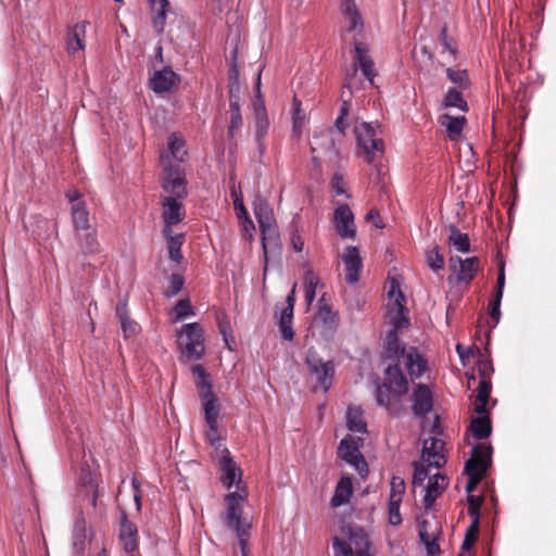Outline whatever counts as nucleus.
<instances>
[{
	"mask_svg": "<svg viewBox=\"0 0 556 556\" xmlns=\"http://www.w3.org/2000/svg\"><path fill=\"white\" fill-rule=\"evenodd\" d=\"M388 296L387 317L392 328L387 332L383 342L381 361L387 367L384 382L376 388V400L391 415L396 416L402 412L401 397L408 392V380L402 366L406 368L412 379L419 378L427 369V361L416 348H406L399 338V331L408 327L409 319L406 316L405 295L395 279L390 282Z\"/></svg>",
	"mask_w": 556,
	"mask_h": 556,
	"instance_id": "nucleus-1",
	"label": "nucleus"
},
{
	"mask_svg": "<svg viewBox=\"0 0 556 556\" xmlns=\"http://www.w3.org/2000/svg\"><path fill=\"white\" fill-rule=\"evenodd\" d=\"M248 498L247 492H230L225 495V523L237 534L241 556H249V539L251 522L243 516V505Z\"/></svg>",
	"mask_w": 556,
	"mask_h": 556,
	"instance_id": "nucleus-2",
	"label": "nucleus"
},
{
	"mask_svg": "<svg viewBox=\"0 0 556 556\" xmlns=\"http://www.w3.org/2000/svg\"><path fill=\"white\" fill-rule=\"evenodd\" d=\"M344 538H334V556H375L371 542L365 530L356 525L342 527Z\"/></svg>",
	"mask_w": 556,
	"mask_h": 556,
	"instance_id": "nucleus-3",
	"label": "nucleus"
},
{
	"mask_svg": "<svg viewBox=\"0 0 556 556\" xmlns=\"http://www.w3.org/2000/svg\"><path fill=\"white\" fill-rule=\"evenodd\" d=\"M191 370L194 376V383L199 391L200 400L202 402L205 421L208 425L210 430L216 432L218 427L217 419L219 416L220 406L218 397L213 392L210 375L200 364L193 365Z\"/></svg>",
	"mask_w": 556,
	"mask_h": 556,
	"instance_id": "nucleus-4",
	"label": "nucleus"
},
{
	"mask_svg": "<svg viewBox=\"0 0 556 556\" xmlns=\"http://www.w3.org/2000/svg\"><path fill=\"white\" fill-rule=\"evenodd\" d=\"M493 447L488 443H478L472 447L471 457L465 464L468 476L466 492L470 495L485 476L492 463Z\"/></svg>",
	"mask_w": 556,
	"mask_h": 556,
	"instance_id": "nucleus-5",
	"label": "nucleus"
},
{
	"mask_svg": "<svg viewBox=\"0 0 556 556\" xmlns=\"http://www.w3.org/2000/svg\"><path fill=\"white\" fill-rule=\"evenodd\" d=\"M253 210L262 232V247L266 267L268 262V250L276 249L278 247L279 237L275 227L274 213L268 202L265 199L257 197L253 202Z\"/></svg>",
	"mask_w": 556,
	"mask_h": 556,
	"instance_id": "nucleus-6",
	"label": "nucleus"
},
{
	"mask_svg": "<svg viewBox=\"0 0 556 556\" xmlns=\"http://www.w3.org/2000/svg\"><path fill=\"white\" fill-rule=\"evenodd\" d=\"M379 127V125L375 127L370 123L366 122L355 126L359 154L369 164L374 163L377 157L381 156L384 150V142L377 135V128Z\"/></svg>",
	"mask_w": 556,
	"mask_h": 556,
	"instance_id": "nucleus-7",
	"label": "nucleus"
},
{
	"mask_svg": "<svg viewBox=\"0 0 556 556\" xmlns=\"http://www.w3.org/2000/svg\"><path fill=\"white\" fill-rule=\"evenodd\" d=\"M179 346L188 358L200 359L204 354L203 329L198 323L186 324L179 333Z\"/></svg>",
	"mask_w": 556,
	"mask_h": 556,
	"instance_id": "nucleus-8",
	"label": "nucleus"
},
{
	"mask_svg": "<svg viewBox=\"0 0 556 556\" xmlns=\"http://www.w3.org/2000/svg\"><path fill=\"white\" fill-rule=\"evenodd\" d=\"M306 365L309 375L316 380L315 388H320L327 392L331 387L334 375L333 363L331 361L324 362L315 350L309 349L306 355Z\"/></svg>",
	"mask_w": 556,
	"mask_h": 556,
	"instance_id": "nucleus-9",
	"label": "nucleus"
},
{
	"mask_svg": "<svg viewBox=\"0 0 556 556\" xmlns=\"http://www.w3.org/2000/svg\"><path fill=\"white\" fill-rule=\"evenodd\" d=\"M162 189L166 193L164 198L184 200L187 197L186 174L180 165L169 164L165 166Z\"/></svg>",
	"mask_w": 556,
	"mask_h": 556,
	"instance_id": "nucleus-10",
	"label": "nucleus"
},
{
	"mask_svg": "<svg viewBox=\"0 0 556 556\" xmlns=\"http://www.w3.org/2000/svg\"><path fill=\"white\" fill-rule=\"evenodd\" d=\"M357 67L362 71L363 75L374 84V78L377 75L375 70V63L369 54L368 47L363 42L355 41V64L352 73H348L345 76L344 88H348L352 92L353 80L357 73Z\"/></svg>",
	"mask_w": 556,
	"mask_h": 556,
	"instance_id": "nucleus-11",
	"label": "nucleus"
},
{
	"mask_svg": "<svg viewBox=\"0 0 556 556\" xmlns=\"http://www.w3.org/2000/svg\"><path fill=\"white\" fill-rule=\"evenodd\" d=\"M338 455L341 459L352 465L362 477L367 475L368 465L364 456L359 453L357 440L352 435H346L341 440L338 447Z\"/></svg>",
	"mask_w": 556,
	"mask_h": 556,
	"instance_id": "nucleus-12",
	"label": "nucleus"
},
{
	"mask_svg": "<svg viewBox=\"0 0 556 556\" xmlns=\"http://www.w3.org/2000/svg\"><path fill=\"white\" fill-rule=\"evenodd\" d=\"M450 269L455 274L458 283H470L480 269V260L477 256L462 258L450 257Z\"/></svg>",
	"mask_w": 556,
	"mask_h": 556,
	"instance_id": "nucleus-13",
	"label": "nucleus"
},
{
	"mask_svg": "<svg viewBox=\"0 0 556 556\" xmlns=\"http://www.w3.org/2000/svg\"><path fill=\"white\" fill-rule=\"evenodd\" d=\"M184 200H175L174 198H162V217L164 220L163 232H168L172 227L181 223L186 216Z\"/></svg>",
	"mask_w": 556,
	"mask_h": 556,
	"instance_id": "nucleus-14",
	"label": "nucleus"
},
{
	"mask_svg": "<svg viewBox=\"0 0 556 556\" xmlns=\"http://www.w3.org/2000/svg\"><path fill=\"white\" fill-rule=\"evenodd\" d=\"M74 238L79 251L84 256H96L102 252V247L98 240V230L96 226L75 231Z\"/></svg>",
	"mask_w": 556,
	"mask_h": 556,
	"instance_id": "nucleus-15",
	"label": "nucleus"
},
{
	"mask_svg": "<svg viewBox=\"0 0 556 556\" xmlns=\"http://www.w3.org/2000/svg\"><path fill=\"white\" fill-rule=\"evenodd\" d=\"M333 222L336 230L341 238L355 237L354 214L348 204H341L334 210Z\"/></svg>",
	"mask_w": 556,
	"mask_h": 556,
	"instance_id": "nucleus-16",
	"label": "nucleus"
},
{
	"mask_svg": "<svg viewBox=\"0 0 556 556\" xmlns=\"http://www.w3.org/2000/svg\"><path fill=\"white\" fill-rule=\"evenodd\" d=\"M180 83V77L176 74L170 66H165L162 70L155 71L150 78V88L155 93L169 92L174 87Z\"/></svg>",
	"mask_w": 556,
	"mask_h": 556,
	"instance_id": "nucleus-17",
	"label": "nucleus"
},
{
	"mask_svg": "<svg viewBox=\"0 0 556 556\" xmlns=\"http://www.w3.org/2000/svg\"><path fill=\"white\" fill-rule=\"evenodd\" d=\"M118 539L127 554H130L138 548V528L127 518L125 511H122L121 515Z\"/></svg>",
	"mask_w": 556,
	"mask_h": 556,
	"instance_id": "nucleus-18",
	"label": "nucleus"
},
{
	"mask_svg": "<svg viewBox=\"0 0 556 556\" xmlns=\"http://www.w3.org/2000/svg\"><path fill=\"white\" fill-rule=\"evenodd\" d=\"M342 261L346 282L350 285L358 282L363 269V262L358 249L352 245L348 247L342 255Z\"/></svg>",
	"mask_w": 556,
	"mask_h": 556,
	"instance_id": "nucleus-19",
	"label": "nucleus"
},
{
	"mask_svg": "<svg viewBox=\"0 0 556 556\" xmlns=\"http://www.w3.org/2000/svg\"><path fill=\"white\" fill-rule=\"evenodd\" d=\"M412 402L413 413L416 416H426L433 407L432 393L428 386L418 383L412 393Z\"/></svg>",
	"mask_w": 556,
	"mask_h": 556,
	"instance_id": "nucleus-20",
	"label": "nucleus"
},
{
	"mask_svg": "<svg viewBox=\"0 0 556 556\" xmlns=\"http://www.w3.org/2000/svg\"><path fill=\"white\" fill-rule=\"evenodd\" d=\"M167 148V152L161 154L163 168H165L166 165L172 164V159L178 162H184L186 160L188 153L186 150V141L181 136L175 132L172 134L168 137Z\"/></svg>",
	"mask_w": 556,
	"mask_h": 556,
	"instance_id": "nucleus-21",
	"label": "nucleus"
},
{
	"mask_svg": "<svg viewBox=\"0 0 556 556\" xmlns=\"http://www.w3.org/2000/svg\"><path fill=\"white\" fill-rule=\"evenodd\" d=\"M226 453L227 454L224 455L220 459V470H222L220 480H222V483L224 484V486H226L227 489H230L233 485V483L236 482L238 473H239V478L237 481V485L240 484L241 470L237 466V464L233 462V459L229 456L228 450H226ZM237 492H240V493L247 492L248 493V491L244 488L241 489L240 486H238Z\"/></svg>",
	"mask_w": 556,
	"mask_h": 556,
	"instance_id": "nucleus-22",
	"label": "nucleus"
},
{
	"mask_svg": "<svg viewBox=\"0 0 556 556\" xmlns=\"http://www.w3.org/2000/svg\"><path fill=\"white\" fill-rule=\"evenodd\" d=\"M444 442L438 438L426 440L422 448V458L428 462V466L440 468L445 463L443 448Z\"/></svg>",
	"mask_w": 556,
	"mask_h": 556,
	"instance_id": "nucleus-23",
	"label": "nucleus"
},
{
	"mask_svg": "<svg viewBox=\"0 0 556 556\" xmlns=\"http://www.w3.org/2000/svg\"><path fill=\"white\" fill-rule=\"evenodd\" d=\"M229 125L228 137L233 140L243 126V118L240 112V98L232 90L229 92Z\"/></svg>",
	"mask_w": 556,
	"mask_h": 556,
	"instance_id": "nucleus-24",
	"label": "nucleus"
},
{
	"mask_svg": "<svg viewBox=\"0 0 556 556\" xmlns=\"http://www.w3.org/2000/svg\"><path fill=\"white\" fill-rule=\"evenodd\" d=\"M446 485V478L440 473L429 478L428 485L425 489L426 494L424 496V507L426 510L432 508L435 500L441 495Z\"/></svg>",
	"mask_w": 556,
	"mask_h": 556,
	"instance_id": "nucleus-25",
	"label": "nucleus"
},
{
	"mask_svg": "<svg viewBox=\"0 0 556 556\" xmlns=\"http://www.w3.org/2000/svg\"><path fill=\"white\" fill-rule=\"evenodd\" d=\"M86 23H77L67 30L66 49L68 54L75 56L77 52L85 49Z\"/></svg>",
	"mask_w": 556,
	"mask_h": 556,
	"instance_id": "nucleus-26",
	"label": "nucleus"
},
{
	"mask_svg": "<svg viewBox=\"0 0 556 556\" xmlns=\"http://www.w3.org/2000/svg\"><path fill=\"white\" fill-rule=\"evenodd\" d=\"M341 12L346 22V30L350 33L363 30V20L357 10L355 0H343Z\"/></svg>",
	"mask_w": 556,
	"mask_h": 556,
	"instance_id": "nucleus-27",
	"label": "nucleus"
},
{
	"mask_svg": "<svg viewBox=\"0 0 556 556\" xmlns=\"http://www.w3.org/2000/svg\"><path fill=\"white\" fill-rule=\"evenodd\" d=\"M438 532V527L431 529V525L428 520H422L419 523V538L420 541L426 545L427 553L430 556H433L440 552V546L437 542Z\"/></svg>",
	"mask_w": 556,
	"mask_h": 556,
	"instance_id": "nucleus-28",
	"label": "nucleus"
},
{
	"mask_svg": "<svg viewBox=\"0 0 556 556\" xmlns=\"http://www.w3.org/2000/svg\"><path fill=\"white\" fill-rule=\"evenodd\" d=\"M353 495V484L350 477H341L338 481L333 496L330 500V505L333 508H338L349 503Z\"/></svg>",
	"mask_w": 556,
	"mask_h": 556,
	"instance_id": "nucleus-29",
	"label": "nucleus"
},
{
	"mask_svg": "<svg viewBox=\"0 0 556 556\" xmlns=\"http://www.w3.org/2000/svg\"><path fill=\"white\" fill-rule=\"evenodd\" d=\"M71 217L74 232L93 226L90 223V213L86 202H74V204L71 205Z\"/></svg>",
	"mask_w": 556,
	"mask_h": 556,
	"instance_id": "nucleus-30",
	"label": "nucleus"
},
{
	"mask_svg": "<svg viewBox=\"0 0 556 556\" xmlns=\"http://www.w3.org/2000/svg\"><path fill=\"white\" fill-rule=\"evenodd\" d=\"M116 317L121 324L124 338H130L139 331L140 327L134 319L129 317L126 304L116 306Z\"/></svg>",
	"mask_w": 556,
	"mask_h": 556,
	"instance_id": "nucleus-31",
	"label": "nucleus"
},
{
	"mask_svg": "<svg viewBox=\"0 0 556 556\" xmlns=\"http://www.w3.org/2000/svg\"><path fill=\"white\" fill-rule=\"evenodd\" d=\"M155 15L152 20V26L156 33H163L166 24V14L169 7L168 0H150Z\"/></svg>",
	"mask_w": 556,
	"mask_h": 556,
	"instance_id": "nucleus-32",
	"label": "nucleus"
},
{
	"mask_svg": "<svg viewBox=\"0 0 556 556\" xmlns=\"http://www.w3.org/2000/svg\"><path fill=\"white\" fill-rule=\"evenodd\" d=\"M492 390L491 380H480L479 387L477 389L476 403H475V412L479 415L488 414L486 404L490 400V394Z\"/></svg>",
	"mask_w": 556,
	"mask_h": 556,
	"instance_id": "nucleus-33",
	"label": "nucleus"
},
{
	"mask_svg": "<svg viewBox=\"0 0 556 556\" xmlns=\"http://www.w3.org/2000/svg\"><path fill=\"white\" fill-rule=\"evenodd\" d=\"M469 429L477 440H484L489 438L492 432V422L490 417L483 414L479 417L472 418Z\"/></svg>",
	"mask_w": 556,
	"mask_h": 556,
	"instance_id": "nucleus-34",
	"label": "nucleus"
},
{
	"mask_svg": "<svg viewBox=\"0 0 556 556\" xmlns=\"http://www.w3.org/2000/svg\"><path fill=\"white\" fill-rule=\"evenodd\" d=\"M441 123L445 126L448 138L454 141L459 139L466 118L445 114L441 117Z\"/></svg>",
	"mask_w": 556,
	"mask_h": 556,
	"instance_id": "nucleus-35",
	"label": "nucleus"
},
{
	"mask_svg": "<svg viewBox=\"0 0 556 556\" xmlns=\"http://www.w3.org/2000/svg\"><path fill=\"white\" fill-rule=\"evenodd\" d=\"M346 425L352 432L365 433L367 425L359 407L349 406L346 412Z\"/></svg>",
	"mask_w": 556,
	"mask_h": 556,
	"instance_id": "nucleus-36",
	"label": "nucleus"
},
{
	"mask_svg": "<svg viewBox=\"0 0 556 556\" xmlns=\"http://www.w3.org/2000/svg\"><path fill=\"white\" fill-rule=\"evenodd\" d=\"M167 240L168 255L169 258L176 263H180L182 260L181 247L184 243L182 235H174L173 230L163 232Z\"/></svg>",
	"mask_w": 556,
	"mask_h": 556,
	"instance_id": "nucleus-37",
	"label": "nucleus"
},
{
	"mask_svg": "<svg viewBox=\"0 0 556 556\" xmlns=\"http://www.w3.org/2000/svg\"><path fill=\"white\" fill-rule=\"evenodd\" d=\"M448 243L459 252L467 253L470 251L468 235L462 232L455 225L450 226Z\"/></svg>",
	"mask_w": 556,
	"mask_h": 556,
	"instance_id": "nucleus-38",
	"label": "nucleus"
},
{
	"mask_svg": "<svg viewBox=\"0 0 556 556\" xmlns=\"http://www.w3.org/2000/svg\"><path fill=\"white\" fill-rule=\"evenodd\" d=\"M73 547L75 556H83L86 549V529L84 521H77L74 527Z\"/></svg>",
	"mask_w": 556,
	"mask_h": 556,
	"instance_id": "nucleus-39",
	"label": "nucleus"
},
{
	"mask_svg": "<svg viewBox=\"0 0 556 556\" xmlns=\"http://www.w3.org/2000/svg\"><path fill=\"white\" fill-rule=\"evenodd\" d=\"M444 104L447 108H457L464 112L468 111L467 102L464 100L463 94L456 88H450L445 98Z\"/></svg>",
	"mask_w": 556,
	"mask_h": 556,
	"instance_id": "nucleus-40",
	"label": "nucleus"
},
{
	"mask_svg": "<svg viewBox=\"0 0 556 556\" xmlns=\"http://www.w3.org/2000/svg\"><path fill=\"white\" fill-rule=\"evenodd\" d=\"M318 285V278L314 275L313 271L307 270L304 277V288H305V300L307 304H312L316 296V287Z\"/></svg>",
	"mask_w": 556,
	"mask_h": 556,
	"instance_id": "nucleus-41",
	"label": "nucleus"
},
{
	"mask_svg": "<svg viewBox=\"0 0 556 556\" xmlns=\"http://www.w3.org/2000/svg\"><path fill=\"white\" fill-rule=\"evenodd\" d=\"M292 119L293 132L299 137L302 132V127L304 126L305 114L301 109V101L296 97L293 98Z\"/></svg>",
	"mask_w": 556,
	"mask_h": 556,
	"instance_id": "nucleus-42",
	"label": "nucleus"
},
{
	"mask_svg": "<svg viewBox=\"0 0 556 556\" xmlns=\"http://www.w3.org/2000/svg\"><path fill=\"white\" fill-rule=\"evenodd\" d=\"M502 298L503 296H501L500 292H495L493 299L489 303L490 317L492 320V324L490 325L491 328L496 327V325L500 323Z\"/></svg>",
	"mask_w": 556,
	"mask_h": 556,
	"instance_id": "nucleus-43",
	"label": "nucleus"
},
{
	"mask_svg": "<svg viewBox=\"0 0 556 556\" xmlns=\"http://www.w3.org/2000/svg\"><path fill=\"white\" fill-rule=\"evenodd\" d=\"M427 263L433 270L442 269L444 266V257L440 252V248L435 245L427 252Z\"/></svg>",
	"mask_w": 556,
	"mask_h": 556,
	"instance_id": "nucleus-44",
	"label": "nucleus"
},
{
	"mask_svg": "<svg viewBox=\"0 0 556 556\" xmlns=\"http://www.w3.org/2000/svg\"><path fill=\"white\" fill-rule=\"evenodd\" d=\"M268 128H269L268 119L255 121V139H256L258 149L261 150V153H263L265 150L263 140H264L265 136L267 135Z\"/></svg>",
	"mask_w": 556,
	"mask_h": 556,
	"instance_id": "nucleus-45",
	"label": "nucleus"
},
{
	"mask_svg": "<svg viewBox=\"0 0 556 556\" xmlns=\"http://www.w3.org/2000/svg\"><path fill=\"white\" fill-rule=\"evenodd\" d=\"M429 477V470L424 463H414V475H413V485L414 486H422L425 480Z\"/></svg>",
	"mask_w": 556,
	"mask_h": 556,
	"instance_id": "nucleus-46",
	"label": "nucleus"
},
{
	"mask_svg": "<svg viewBox=\"0 0 556 556\" xmlns=\"http://www.w3.org/2000/svg\"><path fill=\"white\" fill-rule=\"evenodd\" d=\"M446 75L448 79L457 84L459 88L464 89L468 86V75L466 71L447 68Z\"/></svg>",
	"mask_w": 556,
	"mask_h": 556,
	"instance_id": "nucleus-47",
	"label": "nucleus"
},
{
	"mask_svg": "<svg viewBox=\"0 0 556 556\" xmlns=\"http://www.w3.org/2000/svg\"><path fill=\"white\" fill-rule=\"evenodd\" d=\"M479 536V526L476 523H470L466 530V535L462 545L464 551H469L475 543L477 542Z\"/></svg>",
	"mask_w": 556,
	"mask_h": 556,
	"instance_id": "nucleus-48",
	"label": "nucleus"
},
{
	"mask_svg": "<svg viewBox=\"0 0 556 556\" xmlns=\"http://www.w3.org/2000/svg\"><path fill=\"white\" fill-rule=\"evenodd\" d=\"M405 492V482L400 477H393L391 480V492L389 500L402 501Z\"/></svg>",
	"mask_w": 556,
	"mask_h": 556,
	"instance_id": "nucleus-49",
	"label": "nucleus"
},
{
	"mask_svg": "<svg viewBox=\"0 0 556 556\" xmlns=\"http://www.w3.org/2000/svg\"><path fill=\"white\" fill-rule=\"evenodd\" d=\"M184 283H185V279L181 275L172 274V276L169 277V287H168V290L165 292V294L167 296H174V295L178 294L181 291Z\"/></svg>",
	"mask_w": 556,
	"mask_h": 556,
	"instance_id": "nucleus-50",
	"label": "nucleus"
},
{
	"mask_svg": "<svg viewBox=\"0 0 556 556\" xmlns=\"http://www.w3.org/2000/svg\"><path fill=\"white\" fill-rule=\"evenodd\" d=\"M402 501L389 500V522L393 526H399L402 522L400 514V506Z\"/></svg>",
	"mask_w": 556,
	"mask_h": 556,
	"instance_id": "nucleus-51",
	"label": "nucleus"
},
{
	"mask_svg": "<svg viewBox=\"0 0 556 556\" xmlns=\"http://www.w3.org/2000/svg\"><path fill=\"white\" fill-rule=\"evenodd\" d=\"M177 319H184L189 315H193L192 306L189 300H179L174 308Z\"/></svg>",
	"mask_w": 556,
	"mask_h": 556,
	"instance_id": "nucleus-52",
	"label": "nucleus"
},
{
	"mask_svg": "<svg viewBox=\"0 0 556 556\" xmlns=\"http://www.w3.org/2000/svg\"><path fill=\"white\" fill-rule=\"evenodd\" d=\"M278 326L281 337L287 341H291L294 337V332L292 329V319L279 317Z\"/></svg>",
	"mask_w": 556,
	"mask_h": 556,
	"instance_id": "nucleus-53",
	"label": "nucleus"
},
{
	"mask_svg": "<svg viewBox=\"0 0 556 556\" xmlns=\"http://www.w3.org/2000/svg\"><path fill=\"white\" fill-rule=\"evenodd\" d=\"M348 113H349V101L343 100L342 105L340 108V115L336 119V127L341 134H344V131L348 127V123L344 119L345 116L348 115Z\"/></svg>",
	"mask_w": 556,
	"mask_h": 556,
	"instance_id": "nucleus-54",
	"label": "nucleus"
},
{
	"mask_svg": "<svg viewBox=\"0 0 556 556\" xmlns=\"http://www.w3.org/2000/svg\"><path fill=\"white\" fill-rule=\"evenodd\" d=\"M233 205H235V210H236V214H237V217L239 219H247L249 225L251 226L252 229H254V224L253 222L249 218V215H248V211L247 208L244 207V204H243V201L241 198L239 197H236V199L233 200Z\"/></svg>",
	"mask_w": 556,
	"mask_h": 556,
	"instance_id": "nucleus-55",
	"label": "nucleus"
},
{
	"mask_svg": "<svg viewBox=\"0 0 556 556\" xmlns=\"http://www.w3.org/2000/svg\"><path fill=\"white\" fill-rule=\"evenodd\" d=\"M346 184L344 177L340 173H336L331 179V187L338 195L346 194Z\"/></svg>",
	"mask_w": 556,
	"mask_h": 556,
	"instance_id": "nucleus-56",
	"label": "nucleus"
},
{
	"mask_svg": "<svg viewBox=\"0 0 556 556\" xmlns=\"http://www.w3.org/2000/svg\"><path fill=\"white\" fill-rule=\"evenodd\" d=\"M255 121L268 119L267 112L265 109L264 101L261 99V94L257 96V102L254 104Z\"/></svg>",
	"mask_w": 556,
	"mask_h": 556,
	"instance_id": "nucleus-57",
	"label": "nucleus"
},
{
	"mask_svg": "<svg viewBox=\"0 0 556 556\" xmlns=\"http://www.w3.org/2000/svg\"><path fill=\"white\" fill-rule=\"evenodd\" d=\"M479 374L481 376V380H491V375L493 372V367L489 361H481L478 366Z\"/></svg>",
	"mask_w": 556,
	"mask_h": 556,
	"instance_id": "nucleus-58",
	"label": "nucleus"
},
{
	"mask_svg": "<svg viewBox=\"0 0 556 556\" xmlns=\"http://www.w3.org/2000/svg\"><path fill=\"white\" fill-rule=\"evenodd\" d=\"M439 40H440V43L442 45V47L444 48V50H446L451 53H454V50L452 49V39L447 35L446 27H443L441 29L440 35H439Z\"/></svg>",
	"mask_w": 556,
	"mask_h": 556,
	"instance_id": "nucleus-59",
	"label": "nucleus"
},
{
	"mask_svg": "<svg viewBox=\"0 0 556 556\" xmlns=\"http://www.w3.org/2000/svg\"><path fill=\"white\" fill-rule=\"evenodd\" d=\"M505 286V266L504 263L501 264L498 274H497V280H496V290L495 292H500L501 296H503Z\"/></svg>",
	"mask_w": 556,
	"mask_h": 556,
	"instance_id": "nucleus-60",
	"label": "nucleus"
},
{
	"mask_svg": "<svg viewBox=\"0 0 556 556\" xmlns=\"http://www.w3.org/2000/svg\"><path fill=\"white\" fill-rule=\"evenodd\" d=\"M292 247L296 252H302L304 249V240L300 236L299 231L295 230L291 236Z\"/></svg>",
	"mask_w": 556,
	"mask_h": 556,
	"instance_id": "nucleus-61",
	"label": "nucleus"
},
{
	"mask_svg": "<svg viewBox=\"0 0 556 556\" xmlns=\"http://www.w3.org/2000/svg\"><path fill=\"white\" fill-rule=\"evenodd\" d=\"M467 502L468 508H481L483 498L481 496L470 494L468 495Z\"/></svg>",
	"mask_w": 556,
	"mask_h": 556,
	"instance_id": "nucleus-62",
	"label": "nucleus"
},
{
	"mask_svg": "<svg viewBox=\"0 0 556 556\" xmlns=\"http://www.w3.org/2000/svg\"><path fill=\"white\" fill-rule=\"evenodd\" d=\"M366 220L368 222H372L374 225L378 228L382 227L379 222H380V215H379V212L377 210H370L367 214H366Z\"/></svg>",
	"mask_w": 556,
	"mask_h": 556,
	"instance_id": "nucleus-63",
	"label": "nucleus"
},
{
	"mask_svg": "<svg viewBox=\"0 0 556 556\" xmlns=\"http://www.w3.org/2000/svg\"><path fill=\"white\" fill-rule=\"evenodd\" d=\"M480 509L481 508H468V514L471 517L470 523L480 525Z\"/></svg>",
	"mask_w": 556,
	"mask_h": 556,
	"instance_id": "nucleus-64",
	"label": "nucleus"
}]
</instances>
